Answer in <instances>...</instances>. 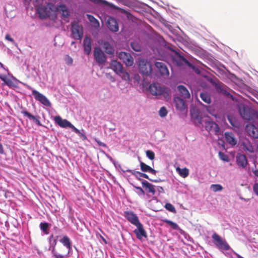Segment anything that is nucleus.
<instances>
[{
	"label": "nucleus",
	"instance_id": "f257e3e1",
	"mask_svg": "<svg viewBox=\"0 0 258 258\" xmlns=\"http://www.w3.org/2000/svg\"><path fill=\"white\" fill-rule=\"evenodd\" d=\"M211 237L214 244L221 251H227L231 249L225 239L221 237L217 233L214 232Z\"/></svg>",
	"mask_w": 258,
	"mask_h": 258
},
{
	"label": "nucleus",
	"instance_id": "f03ea898",
	"mask_svg": "<svg viewBox=\"0 0 258 258\" xmlns=\"http://www.w3.org/2000/svg\"><path fill=\"white\" fill-rule=\"evenodd\" d=\"M150 92L154 96L163 95L166 99L169 98V95L166 88L158 83H153L149 86Z\"/></svg>",
	"mask_w": 258,
	"mask_h": 258
},
{
	"label": "nucleus",
	"instance_id": "7ed1b4c3",
	"mask_svg": "<svg viewBox=\"0 0 258 258\" xmlns=\"http://www.w3.org/2000/svg\"><path fill=\"white\" fill-rule=\"evenodd\" d=\"M72 37L76 40H81L83 35L82 26L77 21H73L71 23Z\"/></svg>",
	"mask_w": 258,
	"mask_h": 258
},
{
	"label": "nucleus",
	"instance_id": "20e7f679",
	"mask_svg": "<svg viewBox=\"0 0 258 258\" xmlns=\"http://www.w3.org/2000/svg\"><path fill=\"white\" fill-rule=\"evenodd\" d=\"M139 69L141 74L145 76H149L152 72L151 64L147 59L140 58L139 59Z\"/></svg>",
	"mask_w": 258,
	"mask_h": 258
},
{
	"label": "nucleus",
	"instance_id": "39448f33",
	"mask_svg": "<svg viewBox=\"0 0 258 258\" xmlns=\"http://www.w3.org/2000/svg\"><path fill=\"white\" fill-rule=\"evenodd\" d=\"M29 89L32 90V93L36 100L39 101L41 103L45 106L49 107L51 105V103L49 100L46 98V96L43 95L36 90L33 89L31 87L28 86Z\"/></svg>",
	"mask_w": 258,
	"mask_h": 258
},
{
	"label": "nucleus",
	"instance_id": "423d86ee",
	"mask_svg": "<svg viewBox=\"0 0 258 258\" xmlns=\"http://www.w3.org/2000/svg\"><path fill=\"white\" fill-rule=\"evenodd\" d=\"M239 112L242 118L250 120L252 118L254 111L248 107L242 105L239 107Z\"/></svg>",
	"mask_w": 258,
	"mask_h": 258
},
{
	"label": "nucleus",
	"instance_id": "0eeeda50",
	"mask_svg": "<svg viewBox=\"0 0 258 258\" xmlns=\"http://www.w3.org/2000/svg\"><path fill=\"white\" fill-rule=\"evenodd\" d=\"M118 57L127 67H131L134 64V58L128 53L121 51L119 52Z\"/></svg>",
	"mask_w": 258,
	"mask_h": 258
},
{
	"label": "nucleus",
	"instance_id": "6e6552de",
	"mask_svg": "<svg viewBox=\"0 0 258 258\" xmlns=\"http://www.w3.org/2000/svg\"><path fill=\"white\" fill-rule=\"evenodd\" d=\"M93 55L95 60L99 64H103L106 60L105 54L100 48L97 47L94 48Z\"/></svg>",
	"mask_w": 258,
	"mask_h": 258
},
{
	"label": "nucleus",
	"instance_id": "1a4fd4ad",
	"mask_svg": "<svg viewBox=\"0 0 258 258\" xmlns=\"http://www.w3.org/2000/svg\"><path fill=\"white\" fill-rule=\"evenodd\" d=\"M52 4H48L46 7L39 6L37 8V12L39 15V17L42 19H45L49 16L50 10H51Z\"/></svg>",
	"mask_w": 258,
	"mask_h": 258
},
{
	"label": "nucleus",
	"instance_id": "9d476101",
	"mask_svg": "<svg viewBox=\"0 0 258 258\" xmlns=\"http://www.w3.org/2000/svg\"><path fill=\"white\" fill-rule=\"evenodd\" d=\"M123 216L128 222L135 226L141 223L138 216L131 211H125Z\"/></svg>",
	"mask_w": 258,
	"mask_h": 258
},
{
	"label": "nucleus",
	"instance_id": "9b49d317",
	"mask_svg": "<svg viewBox=\"0 0 258 258\" xmlns=\"http://www.w3.org/2000/svg\"><path fill=\"white\" fill-rule=\"evenodd\" d=\"M191 118L195 124L199 126L202 124V117L200 115L199 111L196 108H192L190 110Z\"/></svg>",
	"mask_w": 258,
	"mask_h": 258
},
{
	"label": "nucleus",
	"instance_id": "f8f14e48",
	"mask_svg": "<svg viewBox=\"0 0 258 258\" xmlns=\"http://www.w3.org/2000/svg\"><path fill=\"white\" fill-rule=\"evenodd\" d=\"M137 228L134 230V233L136 234L138 239H142L143 237H147V233L144 228L143 225L141 223L136 225Z\"/></svg>",
	"mask_w": 258,
	"mask_h": 258
},
{
	"label": "nucleus",
	"instance_id": "ddd939ff",
	"mask_svg": "<svg viewBox=\"0 0 258 258\" xmlns=\"http://www.w3.org/2000/svg\"><path fill=\"white\" fill-rule=\"evenodd\" d=\"M155 66L161 76L166 77L169 76V72L165 63L157 61L155 62Z\"/></svg>",
	"mask_w": 258,
	"mask_h": 258
},
{
	"label": "nucleus",
	"instance_id": "4468645a",
	"mask_svg": "<svg viewBox=\"0 0 258 258\" xmlns=\"http://www.w3.org/2000/svg\"><path fill=\"white\" fill-rule=\"evenodd\" d=\"M245 130L248 135L254 139H258V127L253 124H248L246 125Z\"/></svg>",
	"mask_w": 258,
	"mask_h": 258
},
{
	"label": "nucleus",
	"instance_id": "2eb2a0df",
	"mask_svg": "<svg viewBox=\"0 0 258 258\" xmlns=\"http://www.w3.org/2000/svg\"><path fill=\"white\" fill-rule=\"evenodd\" d=\"M205 129L208 132H213L216 135H218L219 127L217 123L213 121H205Z\"/></svg>",
	"mask_w": 258,
	"mask_h": 258
},
{
	"label": "nucleus",
	"instance_id": "dca6fc26",
	"mask_svg": "<svg viewBox=\"0 0 258 258\" xmlns=\"http://www.w3.org/2000/svg\"><path fill=\"white\" fill-rule=\"evenodd\" d=\"M237 165L242 168H245L247 165V158L244 154H238L236 157Z\"/></svg>",
	"mask_w": 258,
	"mask_h": 258
},
{
	"label": "nucleus",
	"instance_id": "f3484780",
	"mask_svg": "<svg viewBox=\"0 0 258 258\" xmlns=\"http://www.w3.org/2000/svg\"><path fill=\"white\" fill-rule=\"evenodd\" d=\"M174 103L176 108L180 111H184L186 108V105L183 99L179 97H175Z\"/></svg>",
	"mask_w": 258,
	"mask_h": 258
},
{
	"label": "nucleus",
	"instance_id": "a211bd4d",
	"mask_svg": "<svg viewBox=\"0 0 258 258\" xmlns=\"http://www.w3.org/2000/svg\"><path fill=\"white\" fill-rule=\"evenodd\" d=\"M108 28L112 32H117L118 30V25L116 20L113 17H109L107 22Z\"/></svg>",
	"mask_w": 258,
	"mask_h": 258
},
{
	"label": "nucleus",
	"instance_id": "6ab92c4d",
	"mask_svg": "<svg viewBox=\"0 0 258 258\" xmlns=\"http://www.w3.org/2000/svg\"><path fill=\"white\" fill-rule=\"evenodd\" d=\"M177 91L179 92V95L183 99H189L190 97V93L187 88L183 85H178L177 87Z\"/></svg>",
	"mask_w": 258,
	"mask_h": 258
},
{
	"label": "nucleus",
	"instance_id": "aec40b11",
	"mask_svg": "<svg viewBox=\"0 0 258 258\" xmlns=\"http://www.w3.org/2000/svg\"><path fill=\"white\" fill-rule=\"evenodd\" d=\"M83 46L84 52L87 55H89L92 49L91 40L90 37L85 36L83 41Z\"/></svg>",
	"mask_w": 258,
	"mask_h": 258
},
{
	"label": "nucleus",
	"instance_id": "412c9836",
	"mask_svg": "<svg viewBox=\"0 0 258 258\" xmlns=\"http://www.w3.org/2000/svg\"><path fill=\"white\" fill-rule=\"evenodd\" d=\"M110 68L117 74L121 73L123 67L122 64L116 60H112L110 64Z\"/></svg>",
	"mask_w": 258,
	"mask_h": 258
},
{
	"label": "nucleus",
	"instance_id": "4be33fe9",
	"mask_svg": "<svg viewBox=\"0 0 258 258\" xmlns=\"http://www.w3.org/2000/svg\"><path fill=\"white\" fill-rule=\"evenodd\" d=\"M54 120L55 122L61 127H69L71 125V123L67 119H63L60 116L54 117Z\"/></svg>",
	"mask_w": 258,
	"mask_h": 258
},
{
	"label": "nucleus",
	"instance_id": "5701e85b",
	"mask_svg": "<svg viewBox=\"0 0 258 258\" xmlns=\"http://www.w3.org/2000/svg\"><path fill=\"white\" fill-rule=\"evenodd\" d=\"M176 61L178 66H181L185 64L190 68H194L193 65L190 62L179 53L177 54Z\"/></svg>",
	"mask_w": 258,
	"mask_h": 258
},
{
	"label": "nucleus",
	"instance_id": "b1692460",
	"mask_svg": "<svg viewBox=\"0 0 258 258\" xmlns=\"http://www.w3.org/2000/svg\"><path fill=\"white\" fill-rule=\"evenodd\" d=\"M226 141L231 146H235L237 144V140L232 133L225 132L224 134Z\"/></svg>",
	"mask_w": 258,
	"mask_h": 258
},
{
	"label": "nucleus",
	"instance_id": "393cba45",
	"mask_svg": "<svg viewBox=\"0 0 258 258\" xmlns=\"http://www.w3.org/2000/svg\"><path fill=\"white\" fill-rule=\"evenodd\" d=\"M57 11L59 12L64 18H67L70 15V12L66 6L60 5L56 8Z\"/></svg>",
	"mask_w": 258,
	"mask_h": 258
},
{
	"label": "nucleus",
	"instance_id": "a878e982",
	"mask_svg": "<svg viewBox=\"0 0 258 258\" xmlns=\"http://www.w3.org/2000/svg\"><path fill=\"white\" fill-rule=\"evenodd\" d=\"M102 45V47L106 53L109 55H113L114 52V48L108 42L104 41L103 42Z\"/></svg>",
	"mask_w": 258,
	"mask_h": 258
},
{
	"label": "nucleus",
	"instance_id": "bb28decb",
	"mask_svg": "<svg viewBox=\"0 0 258 258\" xmlns=\"http://www.w3.org/2000/svg\"><path fill=\"white\" fill-rule=\"evenodd\" d=\"M140 167L143 172H148L154 175L156 174V171L155 169L143 162H140Z\"/></svg>",
	"mask_w": 258,
	"mask_h": 258
},
{
	"label": "nucleus",
	"instance_id": "cd10ccee",
	"mask_svg": "<svg viewBox=\"0 0 258 258\" xmlns=\"http://www.w3.org/2000/svg\"><path fill=\"white\" fill-rule=\"evenodd\" d=\"M21 113L24 116H27L30 120H33L38 125L41 126L42 125L39 119L29 112L26 110H23L21 111Z\"/></svg>",
	"mask_w": 258,
	"mask_h": 258
},
{
	"label": "nucleus",
	"instance_id": "c85d7f7f",
	"mask_svg": "<svg viewBox=\"0 0 258 258\" xmlns=\"http://www.w3.org/2000/svg\"><path fill=\"white\" fill-rule=\"evenodd\" d=\"M143 186L148 189V191L151 193L152 195H154L156 192L155 186L147 181H144L142 182Z\"/></svg>",
	"mask_w": 258,
	"mask_h": 258
},
{
	"label": "nucleus",
	"instance_id": "c756f323",
	"mask_svg": "<svg viewBox=\"0 0 258 258\" xmlns=\"http://www.w3.org/2000/svg\"><path fill=\"white\" fill-rule=\"evenodd\" d=\"M216 88L217 90L222 93V94L227 96H231L230 94L227 91L226 89V86L223 84L222 83H218L216 84L215 85Z\"/></svg>",
	"mask_w": 258,
	"mask_h": 258
},
{
	"label": "nucleus",
	"instance_id": "7c9ffc66",
	"mask_svg": "<svg viewBox=\"0 0 258 258\" xmlns=\"http://www.w3.org/2000/svg\"><path fill=\"white\" fill-rule=\"evenodd\" d=\"M241 146L244 150L248 151L249 153L253 152V147L248 140H245L241 143Z\"/></svg>",
	"mask_w": 258,
	"mask_h": 258
},
{
	"label": "nucleus",
	"instance_id": "2f4dec72",
	"mask_svg": "<svg viewBox=\"0 0 258 258\" xmlns=\"http://www.w3.org/2000/svg\"><path fill=\"white\" fill-rule=\"evenodd\" d=\"M127 172L131 173L132 175L135 176L139 180H141V177H144L148 179H150L147 174L140 172L139 171H136L131 169L126 170Z\"/></svg>",
	"mask_w": 258,
	"mask_h": 258
},
{
	"label": "nucleus",
	"instance_id": "473e14b6",
	"mask_svg": "<svg viewBox=\"0 0 258 258\" xmlns=\"http://www.w3.org/2000/svg\"><path fill=\"white\" fill-rule=\"evenodd\" d=\"M64 246L69 250L71 249V242L69 237L67 236H64L59 240Z\"/></svg>",
	"mask_w": 258,
	"mask_h": 258
},
{
	"label": "nucleus",
	"instance_id": "72a5a7b5",
	"mask_svg": "<svg viewBox=\"0 0 258 258\" xmlns=\"http://www.w3.org/2000/svg\"><path fill=\"white\" fill-rule=\"evenodd\" d=\"M201 99L206 103L210 104L211 102V99L210 94L207 92H203L200 93Z\"/></svg>",
	"mask_w": 258,
	"mask_h": 258
},
{
	"label": "nucleus",
	"instance_id": "f704fd0d",
	"mask_svg": "<svg viewBox=\"0 0 258 258\" xmlns=\"http://www.w3.org/2000/svg\"><path fill=\"white\" fill-rule=\"evenodd\" d=\"M176 170L178 174L183 178L186 177L189 174L188 170L186 168L180 169L179 167H178Z\"/></svg>",
	"mask_w": 258,
	"mask_h": 258
},
{
	"label": "nucleus",
	"instance_id": "c9c22d12",
	"mask_svg": "<svg viewBox=\"0 0 258 258\" xmlns=\"http://www.w3.org/2000/svg\"><path fill=\"white\" fill-rule=\"evenodd\" d=\"M87 17L88 20L93 24L95 27H97L99 26V22L96 18H95L94 16L89 14H87Z\"/></svg>",
	"mask_w": 258,
	"mask_h": 258
},
{
	"label": "nucleus",
	"instance_id": "e433bc0d",
	"mask_svg": "<svg viewBox=\"0 0 258 258\" xmlns=\"http://www.w3.org/2000/svg\"><path fill=\"white\" fill-rule=\"evenodd\" d=\"M131 46L132 48L137 52H140L141 51V45L138 41H134L131 42Z\"/></svg>",
	"mask_w": 258,
	"mask_h": 258
},
{
	"label": "nucleus",
	"instance_id": "4c0bfd02",
	"mask_svg": "<svg viewBox=\"0 0 258 258\" xmlns=\"http://www.w3.org/2000/svg\"><path fill=\"white\" fill-rule=\"evenodd\" d=\"M228 119L229 120V123L234 127H239V123L236 118L233 116L229 115L228 116Z\"/></svg>",
	"mask_w": 258,
	"mask_h": 258
},
{
	"label": "nucleus",
	"instance_id": "58836bf2",
	"mask_svg": "<svg viewBox=\"0 0 258 258\" xmlns=\"http://www.w3.org/2000/svg\"><path fill=\"white\" fill-rule=\"evenodd\" d=\"M118 75H119L121 78L125 81L130 80V75L126 71H123V69L121 71V73H119Z\"/></svg>",
	"mask_w": 258,
	"mask_h": 258
},
{
	"label": "nucleus",
	"instance_id": "ea45409f",
	"mask_svg": "<svg viewBox=\"0 0 258 258\" xmlns=\"http://www.w3.org/2000/svg\"><path fill=\"white\" fill-rule=\"evenodd\" d=\"M210 188L214 192L221 191L223 189L222 186L219 184H212Z\"/></svg>",
	"mask_w": 258,
	"mask_h": 258
},
{
	"label": "nucleus",
	"instance_id": "a19ab883",
	"mask_svg": "<svg viewBox=\"0 0 258 258\" xmlns=\"http://www.w3.org/2000/svg\"><path fill=\"white\" fill-rule=\"evenodd\" d=\"M164 222L168 224L173 229L176 230L178 228V225L176 223L170 220L166 219L164 220Z\"/></svg>",
	"mask_w": 258,
	"mask_h": 258
},
{
	"label": "nucleus",
	"instance_id": "79ce46f5",
	"mask_svg": "<svg viewBox=\"0 0 258 258\" xmlns=\"http://www.w3.org/2000/svg\"><path fill=\"white\" fill-rule=\"evenodd\" d=\"M219 157L220 158L221 160L225 161V162H228L229 161V157L227 155L225 154V153L219 152Z\"/></svg>",
	"mask_w": 258,
	"mask_h": 258
},
{
	"label": "nucleus",
	"instance_id": "37998d69",
	"mask_svg": "<svg viewBox=\"0 0 258 258\" xmlns=\"http://www.w3.org/2000/svg\"><path fill=\"white\" fill-rule=\"evenodd\" d=\"M40 228L41 230L46 234H47V229L48 228V225L47 223H42L41 222L40 224Z\"/></svg>",
	"mask_w": 258,
	"mask_h": 258
},
{
	"label": "nucleus",
	"instance_id": "c03bdc74",
	"mask_svg": "<svg viewBox=\"0 0 258 258\" xmlns=\"http://www.w3.org/2000/svg\"><path fill=\"white\" fill-rule=\"evenodd\" d=\"M89 1L97 4H103L106 6H109L110 4L105 0H89Z\"/></svg>",
	"mask_w": 258,
	"mask_h": 258
},
{
	"label": "nucleus",
	"instance_id": "a18cd8bd",
	"mask_svg": "<svg viewBox=\"0 0 258 258\" xmlns=\"http://www.w3.org/2000/svg\"><path fill=\"white\" fill-rule=\"evenodd\" d=\"M146 156L148 157L149 159L151 160H153L155 158V154L151 150H147L146 151Z\"/></svg>",
	"mask_w": 258,
	"mask_h": 258
},
{
	"label": "nucleus",
	"instance_id": "49530a36",
	"mask_svg": "<svg viewBox=\"0 0 258 258\" xmlns=\"http://www.w3.org/2000/svg\"><path fill=\"white\" fill-rule=\"evenodd\" d=\"M167 112L165 107H162L159 110V115L161 117H164L167 115Z\"/></svg>",
	"mask_w": 258,
	"mask_h": 258
},
{
	"label": "nucleus",
	"instance_id": "de8ad7c7",
	"mask_svg": "<svg viewBox=\"0 0 258 258\" xmlns=\"http://www.w3.org/2000/svg\"><path fill=\"white\" fill-rule=\"evenodd\" d=\"M65 61L66 64L68 65H72L73 62L72 58L68 55H67L65 57Z\"/></svg>",
	"mask_w": 258,
	"mask_h": 258
},
{
	"label": "nucleus",
	"instance_id": "09e8293b",
	"mask_svg": "<svg viewBox=\"0 0 258 258\" xmlns=\"http://www.w3.org/2000/svg\"><path fill=\"white\" fill-rule=\"evenodd\" d=\"M49 249L51 250L52 257H53L59 253L56 250L55 246H50Z\"/></svg>",
	"mask_w": 258,
	"mask_h": 258
},
{
	"label": "nucleus",
	"instance_id": "8fccbe9b",
	"mask_svg": "<svg viewBox=\"0 0 258 258\" xmlns=\"http://www.w3.org/2000/svg\"><path fill=\"white\" fill-rule=\"evenodd\" d=\"M253 190L254 194L258 196V182L254 184L253 186Z\"/></svg>",
	"mask_w": 258,
	"mask_h": 258
},
{
	"label": "nucleus",
	"instance_id": "3c124183",
	"mask_svg": "<svg viewBox=\"0 0 258 258\" xmlns=\"http://www.w3.org/2000/svg\"><path fill=\"white\" fill-rule=\"evenodd\" d=\"M165 207L166 209V210H174L173 206L171 204H166L165 206Z\"/></svg>",
	"mask_w": 258,
	"mask_h": 258
},
{
	"label": "nucleus",
	"instance_id": "603ef678",
	"mask_svg": "<svg viewBox=\"0 0 258 258\" xmlns=\"http://www.w3.org/2000/svg\"><path fill=\"white\" fill-rule=\"evenodd\" d=\"M79 137H80V138H81L83 140H87V137L85 135V134L83 133H81L80 131V133L79 134H77Z\"/></svg>",
	"mask_w": 258,
	"mask_h": 258
},
{
	"label": "nucleus",
	"instance_id": "864d4df0",
	"mask_svg": "<svg viewBox=\"0 0 258 258\" xmlns=\"http://www.w3.org/2000/svg\"><path fill=\"white\" fill-rule=\"evenodd\" d=\"M5 38L6 40L10 41V42H14V40L11 37L10 35L9 34H7L6 36H5Z\"/></svg>",
	"mask_w": 258,
	"mask_h": 258
},
{
	"label": "nucleus",
	"instance_id": "5fc2aeb1",
	"mask_svg": "<svg viewBox=\"0 0 258 258\" xmlns=\"http://www.w3.org/2000/svg\"><path fill=\"white\" fill-rule=\"evenodd\" d=\"M69 127L72 128L76 134L80 133V131L78 128H77L74 125H73L72 123L71 125H70V126H69Z\"/></svg>",
	"mask_w": 258,
	"mask_h": 258
},
{
	"label": "nucleus",
	"instance_id": "6e6d98bb",
	"mask_svg": "<svg viewBox=\"0 0 258 258\" xmlns=\"http://www.w3.org/2000/svg\"><path fill=\"white\" fill-rule=\"evenodd\" d=\"M57 243V238L53 239V240L49 242L50 246H55Z\"/></svg>",
	"mask_w": 258,
	"mask_h": 258
},
{
	"label": "nucleus",
	"instance_id": "4d7b16f0",
	"mask_svg": "<svg viewBox=\"0 0 258 258\" xmlns=\"http://www.w3.org/2000/svg\"><path fill=\"white\" fill-rule=\"evenodd\" d=\"M53 258H67V255H62L60 253H58V254L55 255L52 257Z\"/></svg>",
	"mask_w": 258,
	"mask_h": 258
},
{
	"label": "nucleus",
	"instance_id": "13d9d810",
	"mask_svg": "<svg viewBox=\"0 0 258 258\" xmlns=\"http://www.w3.org/2000/svg\"><path fill=\"white\" fill-rule=\"evenodd\" d=\"M157 190L159 193L164 192V190L162 186H157Z\"/></svg>",
	"mask_w": 258,
	"mask_h": 258
},
{
	"label": "nucleus",
	"instance_id": "bf43d9fd",
	"mask_svg": "<svg viewBox=\"0 0 258 258\" xmlns=\"http://www.w3.org/2000/svg\"><path fill=\"white\" fill-rule=\"evenodd\" d=\"M4 82L9 86H11L12 84V81L9 79H7Z\"/></svg>",
	"mask_w": 258,
	"mask_h": 258
},
{
	"label": "nucleus",
	"instance_id": "052dcab7",
	"mask_svg": "<svg viewBox=\"0 0 258 258\" xmlns=\"http://www.w3.org/2000/svg\"><path fill=\"white\" fill-rule=\"evenodd\" d=\"M96 142L98 143V144L100 146H103V147H105V144H104L103 143H102L101 142H100V141L99 140H95Z\"/></svg>",
	"mask_w": 258,
	"mask_h": 258
},
{
	"label": "nucleus",
	"instance_id": "680f3d73",
	"mask_svg": "<svg viewBox=\"0 0 258 258\" xmlns=\"http://www.w3.org/2000/svg\"><path fill=\"white\" fill-rule=\"evenodd\" d=\"M0 79L3 81L4 82H5L8 78H7L6 76H2V75H1L0 76Z\"/></svg>",
	"mask_w": 258,
	"mask_h": 258
},
{
	"label": "nucleus",
	"instance_id": "e2e57ef3",
	"mask_svg": "<svg viewBox=\"0 0 258 258\" xmlns=\"http://www.w3.org/2000/svg\"><path fill=\"white\" fill-rule=\"evenodd\" d=\"M149 180L154 182H159L163 181V180H162L161 179H154L153 180V179H150Z\"/></svg>",
	"mask_w": 258,
	"mask_h": 258
},
{
	"label": "nucleus",
	"instance_id": "0e129e2a",
	"mask_svg": "<svg viewBox=\"0 0 258 258\" xmlns=\"http://www.w3.org/2000/svg\"><path fill=\"white\" fill-rule=\"evenodd\" d=\"M57 237H58V236H56V237H54L53 235H50L49 238V242H50V241L53 240V239L57 238Z\"/></svg>",
	"mask_w": 258,
	"mask_h": 258
},
{
	"label": "nucleus",
	"instance_id": "69168bd1",
	"mask_svg": "<svg viewBox=\"0 0 258 258\" xmlns=\"http://www.w3.org/2000/svg\"><path fill=\"white\" fill-rule=\"evenodd\" d=\"M0 153H1V154L4 153V149H3L2 145L1 143H0Z\"/></svg>",
	"mask_w": 258,
	"mask_h": 258
},
{
	"label": "nucleus",
	"instance_id": "338daca9",
	"mask_svg": "<svg viewBox=\"0 0 258 258\" xmlns=\"http://www.w3.org/2000/svg\"><path fill=\"white\" fill-rule=\"evenodd\" d=\"M253 173L255 176L258 177V170H255L252 171Z\"/></svg>",
	"mask_w": 258,
	"mask_h": 258
},
{
	"label": "nucleus",
	"instance_id": "774afa93",
	"mask_svg": "<svg viewBox=\"0 0 258 258\" xmlns=\"http://www.w3.org/2000/svg\"><path fill=\"white\" fill-rule=\"evenodd\" d=\"M235 254L237 258H244L238 253H236Z\"/></svg>",
	"mask_w": 258,
	"mask_h": 258
}]
</instances>
